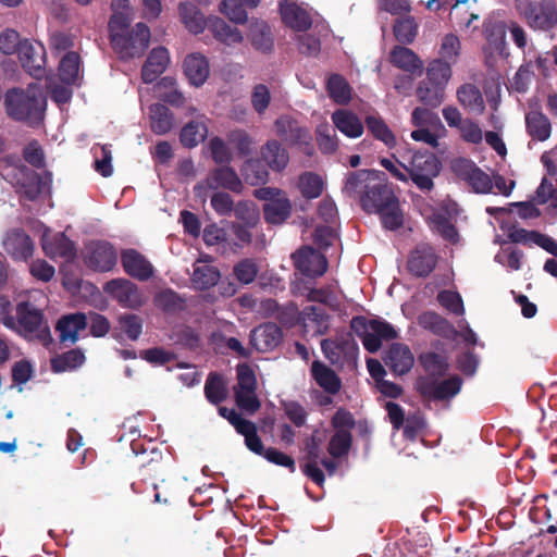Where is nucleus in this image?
Returning <instances> with one entry per match:
<instances>
[{"mask_svg":"<svg viewBox=\"0 0 557 557\" xmlns=\"http://www.w3.org/2000/svg\"><path fill=\"white\" fill-rule=\"evenodd\" d=\"M46 104V97L37 83L28 84L26 89L10 88L4 95L8 116L29 126H37L42 122Z\"/></svg>","mask_w":557,"mask_h":557,"instance_id":"1","label":"nucleus"},{"mask_svg":"<svg viewBox=\"0 0 557 557\" xmlns=\"http://www.w3.org/2000/svg\"><path fill=\"white\" fill-rule=\"evenodd\" d=\"M4 326L28 342H38L45 347L52 343L50 326L44 311L29 300L16 304L15 314L7 317Z\"/></svg>","mask_w":557,"mask_h":557,"instance_id":"2","label":"nucleus"},{"mask_svg":"<svg viewBox=\"0 0 557 557\" xmlns=\"http://www.w3.org/2000/svg\"><path fill=\"white\" fill-rule=\"evenodd\" d=\"M360 205L366 212L379 214L386 230L396 231L404 224L399 200L387 184L373 182L361 196Z\"/></svg>","mask_w":557,"mask_h":557,"instance_id":"3","label":"nucleus"},{"mask_svg":"<svg viewBox=\"0 0 557 557\" xmlns=\"http://www.w3.org/2000/svg\"><path fill=\"white\" fill-rule=\"evenodd\" d=\"M168 469V458L158 448H151L147 458L139 467V479L132 483L131 487L136 494L153 492V502L166 504L168 499H162L161 494L157 492V480L164 481L163 475Z\"/></svg>","mask_w":557,"mask_h":557,"instance_id":"4","label":"nucleus"},{"mask_svg":"<svg viewBox=\"0 0 557 557\" xmlns=\"http://www.w3.org/2000/svg\"><path fill=\"white\" fill-rule=\"evenodd\" d=\"M350 329L361 338L364 349L371 354L381 348L382 341H393L398 337L395 327L382 319L368 320L363 315H357L351 319Z\"/></svg>","mask_w":557,"mask_h":557,"instance_id":"5","label":"nucleus"},{"mask_svg":"<svg viewBox=\"0 0 557 557\" xmlns=\"http://www.w3.org/2000/svg\"><path fill=\"white\" fill-rule=\"evenodd\" d=\"M401 166L420 190L430 191L434 188L433 180L440 174L442 163L433 152L417 151L409 165Z\"/></svg>","mask_w":557,"mask_h":557,"instance_id":"6","label":"nucleus"},{"mask_svg":"<svg viewBox=\"0 0 557 557\" xmlns=\"http://www.w3.org/2000/svg\"><path fill=\"white\" fill-rule=\"evenodd\" d=\"M517 7L534 30L547 32L557 24L555 0L519 1Z\"/></svg>","mask_w":557,"mask_h":557,"instance_id":"7","label":"nucleus"},{"mask_svg":"<svg viewBox=\"0 0 557 557\" xmlns=\"http://www.w3.org/2000/svg\"><path fill=\"white\" fill-rule=\"evenodd\" d=\"M84 264L94 272H109L117 263V250L108 240L94 239L85 244L83 249Z\"/></svg>","mask_w":557,"mask_h":557,"instance_id":"8","label":"nucleus"},{"mask_svg":"<svg viewBox=\"0 0 557 557\" xmlns=\"http://www.w3.org/2000/svg\"><path fill=\"white\" fill-rule=\"evenodd\" d=\"M462 383V379L457 374L442 381L434 377H418L414 387L423 399L444 401L459 394Z\"/></svg>","mask_w":557,"mask_h":557,"instance_id":"9","label":"nucleus"},{"mask_svg":"<svg viewBox=\"0 0 557 557\" xmlns=\"http://www.w3.org/2000/svg\"><path fill=\"white\" fill-rule=\"evenodd\" d=\"M103 292L122 308L138 310L146 304L143 290L134 282L119 277L108 281Z\"/></svg>","mask_w":557,"mask_h":557,"instance_id":"10","label":"nucleus"},{"mask_svg":"<svg viewBox=\"0 0 557 557\" xmlns=\"http://www.w3.org/2000/svg\"><path fill=\"white\" fill-rule=\"evenodd\" d=\"M17 54L23 69L34 78L41 79L46 75V49L35 37H25L18 42Z\"/></svg>","mask_w":557,"mask_h":557,"instance_id":"11","label":"nucleus"},{"mask_svg":"<svg viewBox=\"0 0 557 557\" xmlns=\"http://www.w3.org/2000/svg\"><path fill=\"white\" fill-rule=\"evenodd\" d=\"M454 174L465 181L473 191L488 194L493 188V181L490 175L482 171L476 164L466 158H457L451 161Z\"/></svg>","mask_w":557,"mask_h":557,"instance_id":"12","label":"nucleus"},{"mask_svg":"<svg viewBox=\"0 0 557 557\" xmlns=\"http://www.w3.org/2000/svg\"><path fill=\"white\" fill-rule=\"evenodd\" d=\"M277 135L289 145L298 146V148L308 157L313 156L314 147L310 132L298 126L294 121L278 119L275 122Z\"/></svg>","mask_w":557,"mask_h":557,"instance_id":"13","label":"nucleus"},{"mask_svg":"<svg viewBox=\"0 0 557 557\" xmlns=\"http://www.w3.org/2000/svg\"><path fill=\"white\" fill-rule=\"evenodd\" d=\"M438 256L430 244L418 245L407 260L408 272L416 277H426L436 268Z\"/></svg>","mask_w":557,"mask_h":557,"instance_id":"14","label":"nucleus"},{"mask_svg":"<svg viewBox=\"0 0 557 557\" xmlns=\"http://www.w3.org/2000/svg\"><path fill=\"white\" fill-rule=\"evenodd\" d=\"M278 11L284 25L294 32H308L313 24L310 11L296 2L282 0L278 2Z\"/></svg>","mask_w":557,"mask_h":557,"instance_id":"15","label":"nucleus"},{"mask_svg":"<svg viewBox=\"0 0 557 557\" xmlns=\"http://www.w3.org/2000/svg\"><path fill=\"white\" fill-rule=\"evenodd\" d=\"M121 263L124 272L128 276L140 282L148 281L154 273L151 262L134 248H127L121 251Z\"/></svg>","mask_w":557,"mask_h":557,"instance_id":"16","label":"nucleus"},{"mask_svg":"<svg viewBox=\"0 0 557 557\" xmlns=\"http://www.w3.org/2000/svg\"><path fill=\"white\" fill-rule=\"evenodd\" d=\"M295 268L306 276L317 277L327 270L326 258L311 247H302L293 255Z\"/></svg>","mask_w":557,"mask_h":557,"instance_id":"17","label":"nucleus"},{"mask_svg":"<svg viewBox=\"0 0 557 557\" xmlns=\"http://www.w3.org/2000/svg\"><path fill=\"white\" fill-rule=\"evenodd\" d=\"M299 321L305 335L315 337L324 335L330 327V315L318 306H307L299 313Z\"/></svg>","mask_w":557,"mask_h":557,"instance_id":"18","label":"nucleus"},{"mask_svg":"<svg viewBox=\"0 0 557 557\" xmlns=\"http://www.w3.org/2000/svg\"><path fill=\"white\" fill-rule=\"evenodd\" d=\"M283 339L282 329L272 322L263 323L255 327L250 335L251 345L261 352L276 348Z\"/></svg>","mask_w":557,"mask_h":557,"instance_id":"19","label":"nucleus"},{"mask_svg":"<svg viewBox=\"0 0 557 557\" xmlns=\"http://www.w3.org/2000/svg\"><path fill=\"white\" fill-rule=\"evenodd\" d=\"M41 245L46 256L50 259L62 258L72 261L76 257V246L64 233H57L53 236L45 234Z\"/></svg>","mask_w":557,"mask_h":557,"instance_id":"20","label":"nucleus"},{"mask_svg":"<svg viewBox=\"0 0 557 557\" xmlns=\"http://www.w3.org/2000/svg\"><path fill=\"white\" fill-rule=\"evenodd\" d=\"M110 8L112 14L108 23L109 35H123L134 20L135 10L129 0H112Z\"/></svg>","mask_w":557,"mask_h":557,"instance_id":"21","label":"nucleus"},{"mask_svg":"<svg viewBox=\"0 0 557 557\" xmlns=\"http://www.w3.org/2000/svg\"><path fill=\"white\" fill-rule=\"evenodd\" d=\"M4 250L14 259L26 261L34 253L32 238L21 228L9 232L3 240Z\"/></svg>","mask_w":557,"mask_h":557,"instance_id":"22","label":"nucleus"},{"mask_svg":"<svg viewBox=\"0 0 557 557\" xmlns=\"http://www.w3.org/2000/svg\"><path fill=\"white\" fill-rule=\"evenodd\" d=\"M110 45L121 60L141 57L149 47L150 37H109Z\"/></svg>","mask_w":557,"mask_h":557,"instance_id":"23","label":"nucleus"},{"mask_svg":"<svg viewBox=\"0 0 557 557\" xmlns=\"http://www.w3.org/2000/svg\"><path fill=\"white\" fill-rule=\"evenodd\" d=\"M384 362L394 374L404 375L413 367L414 358L407 345L395 343L387 350Z\"/></svg>","mask_w":557,"mask_h":557,"instance_id":"24","label":"nucleus"},{"mask_svg":"<svg viewBox=\"0 0 557 557\" xmlns=\"http://www.w3.org/2000/svg\"><path fill=\"white\" fill-rule=\"evenodd\" d=\"M380 172L376 170H358L349 172L343 186V193L349 197L361 196L379 180Z\"/></svg>","mask_w":557,"mask_h":557,"instance_id":"25","label":"nucleus"},{"mask_svg":"<svg viewBox=\"0 0 557 557\" xmlns=\"http://www.w3.org/2000/svg\"><path fill=\"white\" fill-rule=\"evenodd\" d=\"M169 62L170 54L168 49L163 47L152 49L141 69L144 83H153L165 71Z\"/></svg>","mask_w":557,"mask_h":557,"instance_id":"26","label":"nucleus"},{"mask_svg":"<svg viewBox=\"0 0 557 557\" xmlns=\"http://www.w3.org/2000/svg\"><path fill=\"white\" fill-rule=\"evenodd\" d=\"M87 315L82 312L63 315L57 323V331L60 333V342L74 344L78 339L79 331L87 327Z\"/></svg>","mask_w":557,"mask_h":557,"instance_id":"27","label":"nucleus"},{"mask_svg":"<svg viewBox=\"0 0 557 557\" xmlns=\"http://www.w3.org/2000/svg\"><path fill=\"white\" fill-rule=\"evenodd\" d=\"M207 183L211 189H218L221 187L235 194H240L244 188L242 180L231 166H220L214 169L210 173Z\"/></svg>","mask_w":557,"mask_h":557,"instance_id":"28","label":"nucleus"},{"mask_svg":"<svg viewBox=\"0 0 557 557\" xmlns=\"http://www.w3.org/2000/svg\"><path fill=\"white\" fill-rule=\"evenodd\" d=\"M180 21L193 35H200L206 29V20L201 10L193 2H180L177 7Z\"/></svg>","mask_w":557,"mask_h":557,"instance_id":"29","label":"nucleus"},{"mask_svg":"<svg viewBox=\"0 0 557 557\" xmlns=\"http://www.w3.org/2000/svg\"><path fill=\"white\" fill-rule=\"evenodd\" d=\"M419 325L433 334L450 339L457 334L454 325L435 311H424L418 318Z\"/></svg>","mask_w":557,"mask_h":557,"instance_id":"30","label":"nucleus"},{"mask_svg":"<svg viewBox=\"0 0 557 557\" xmlns=\"http://www.w3.org/2000/svg\"><path fill=\"white\" fill-rule=\"evenodd\" d=\"M332 121L335 127L347 137L358 138L363 134L364 123L349 110L338 109L334 111Z\"/></svg>","mask_w":557,"mask_h":557,"instance_id":"31","label":"nucleus"},{"mask_svg":"<svg viewBox=\"0 0 557 557\" xmlns=\"http://www.w3.org/2000/svg\"><path fill=\"white\" fill-rule=\"evenodd\" d=\"M311 375L324 392L335 395L341 391L342 381L336 372L322 361L314 360L311 364Z\"/></svg>","mask_w":557,"mask_h":557,"instance_id":"32","label":"nucleus"},{"mask_svg":"<svg viewBox=\"0 0 557 557\" xmlns=\"http://www.w3.org/2000/svg\"><path fill=\"white\" fill-rule=\"evenodd\" d=\"M419 362L425 372V375L420 377L441 379L447 374L450 368L448 357L435 351L422 352L419 356Z\"/></svg>","mask_w":557,"mask_h":557,"instance_id":"33","label":"nucleus"},{"mask_svg":"<svg viewBox=\"0 0 557 557\" xmlns=\"http://www.w3.org/2000/svg\"><path fill=\"white\" fill-rule=\"evenodd\" d=\"M261 157L267 165L276 172L283 171L289 162L288 151L275 139L268 140L261 147Z\"/></svg>","mask_w":557,"mask_h":557,"instance_id":"34","label":"nucleus"},{"mask_svg":"<svg viewBox=\"0 0 557 557\" xmlns=\"http://www.w3.org/2000/svg\"><path fill=\"white\" fill-rule=\"evenodd\" d=\"M184 74L194 86H201L209 76L207 59L197 53L189 54L184 61Z\"/></svg>","mask_w":557,"mask_h":557,"instance_id":"35","label":"nucleus"},{"mask_svg":"<svg viewBox=\"0 0 557 557\" xmlns=\"http://www.w3.org/2000/svg\"><path fill=\"white\" fill-rule=\"evenodd\" d=\"M391 62L411 75H421L423 71L422 61L406 47H395L391 52Z\"/></svg>","mask_w":557,"mask_h":557,"instance_id":"36","label":"nucleus"},{"mask_svg":"<svg viewBox=\"0 0 557 557\" xmlns=\"http://www.w3.org/2000/svg\"><path fill=\"white\" fill-rule=\"evenodd\" d=\"M262 212L267 223L273 225L282 224L292 214V202L286 195H283L277 200L264 202Z\"/></svg>","mask_w":557,"mask_h":557,"instance_id":"37","label":"nucleus"},{"mask_svg":"<svg viewBox=\"0 0 557 557\" xmlns=\"http://www.w3.org/2000/svg\"><path fill=\"white\" fill-rule=\"evenodd\" d=\"M206 399L212 405H220L226 400L228 388L224 376L218 372H210L205 383Z\"/></svg>","mask_w":557,"mask_h":557,"instance_id":"38","label":"nucleus"},{"mask_svg":"<svg viewBox=\"0 0 557 557\" xmlns=\"http://www.w3.org/2000/svg\"><path fill=\"white\" fill-rule=\"evenodd\" d=\"M364 126L376 140L382 141L387 148L396 146L397 141L394 133L379 114L367 115Z\"/></svg>","mask_w":557,"mask_h":557,"instance_id":"39","label":"nucleus"},{"mask_svg":"<svg viewBox=\"0 0 557 557\" xmlns=\"http://www.w3.org/2000/svg\"><path fill=\"white\" fill-rule=\"evenodd\" d=\"M457 98L460 104L476 114H482L485 110L484 99L480 89L473 84H465L457 90Z\"/></svg>","mask_w":557,"mask_h":557,"instance_id":"40","label":"nucleus"},{"mask_svg":"<svg viewBox=\"0 0 557 557\" xmlns=\"http://www.w3.org/2000/svg\"><path fill=\"white\" fill-rule=\"evenodd\" d=\"M150 127L154 134L164 135L169 133L174 124V117L170 109L161 103L151 104L149 108Z\"/></svg>","mask_w":557,"mask_h":557,"instance_id":"41","label":"nucleus"},{"mask_svg":"<svg viewBox=\"0 0 557 557\" xmlns=\"http://www.w3.org/2000/svg\"><path fill=\"white\" fill-rule=\"evenodd\" d=\"M444 90L445 86L424 79L417 88V97L424 106L437 108L444 101Z\"/></svg>","mask_w":557,"mask_h":557,"instance_id":"42","label":"nucleus"},{"mask_svg":"<svg viewBox=\"0 0 557 557\" xmlns=\"http://www.w3.org/2000/svg\"><path fill=\"white\" fill-rule=\"evenodd\" d=\"M81 57L77 52H67L60 61L59 77L66 85H76L79 79Z\"/></svg>","mask_w":557,"mask_h":557,"instance_id":"43","label":"nucleus"},{"mask_svg":"<svg viewBox=\"0 0 557 557\" xmlns=\"http://www.w3.org/2000/svg\"><path fill=\"white\" fill-rule=\"evenodd\" d=\"M528 134L536 140L544 141L550 136L549 120L541 112L532 111L525 116Z\"/></svg>","mask_w":557,"mask_h":557,"instance_id":"44","label":"nucleus"},{"mask_svg":"<svg viewBox=\"0 0 557 557\" xmlns=\"http://www.w3.org/2000/svg\"><path fill=\"white\" fill-rule=\"evenodd\" d=\"M326 91L329 97L337 104L345 106L351 100V87L339 74H332L327 78Z\"/></svg>","mask_w":557,"mask_h":557,"instance_id":"45","label":"nucleus"},{"mask_svg":"<svg viewBox=\"0 0 557 557\" xmlns=\"http://www.w3.org/2000/svg\"><path fill=\"white\" fill-rule=\"evenodd\" d=\"M84 361L85 355L81 349H71L62 355L51 358L50 367L54 373H61L81 367Z\"/></svg>","mask_w":557,"mask_h":557,"instance_id":"46","label":"nucleus"},{"mask_svg":"<svg viewBox=\"0 0 557 557\" xmlns=\"http://www.w3.org/2000/svg\"><path fill=\"white\" fill-rule=\"evenodd\" d=\"M207 126L203 123L191 121L181 131L180 140L186 148H194L207 137Z\"/></svg>","mask_w":557,"mask_h":557,"instance_id":"47","label":"nucleus"},{"mask_svg":"<svg viewBox=\"0 0 557 557\" xmlns=\"http://www.w3.org/2000/svg\"><path fill=\"white\" fill-rule=\"evenodd\" d=\"M154 306L165 313H175L185 307L184 300L173 289H163L154 295Z\"/></svg>","mask_w":557,"mask_h":557,"instance_id":"48","label":"nucleus"},{"mask_svg":"<svg viewBox=\"0 0 557 557\" xmlns=\"http://www.w3.org/2000/svg\"><path fill=\"white\" fill-rule=\"evenodd\" d=\"M220 277V271L215 267L203 264L194 269L193 283L198 289L205 290L216 285Z\"/></svg>","mask_w":557,"mask_h":557,"instance_id":"49","label":"nucleus"},{"mask_svg":"<svg viewBox=\"0 0 557 557\" xmlns=\"http://www.w3.org/2000/svg\"><path fill=\"white\" fill-rule=\"evenodd\" d=\"M298 188L306 199L320 197L323 191V181L312 172H305L299 176Z\"/></svg>","mask_w":557,"mask_h":557,"instance_id":"50","label":"nucleus"},{"mask_svg":"<svg viewBox=\"0 0 557 557\" xmlns=\"http://www.w3.org/2000/svg\"><path fill=\"white\" fill-rule=\"evenodd\" d=\"M352 444V435L350 431L337 430L332 435L327 451L334 458H341L348 454Z\"/></svg>","mask_w":557,"mask_h":557,"instance_id":"51","label":"nucleus"},{"mask_svg":"<svg viewBox=\"0 0 557 557\" xmlns=\"http://www.w3.org/2000/svg\"><path fill=\"white\" fill-rule=\"evenodd\" d=\"M236 432L245 437V445L250 451L259 456L263 455L267 448H264L258 435L257 425L252 421L248 420Z\"/></svg>","mask_w":557,"mask_h":557,"instance_id":"52","label":"nucleus"},{"mask_svg":"<svg viewBox=\"0 0 557 557\" xmlns=\"http://www.w3.org/2000/svg\"><path fill=\"white\" fill-rule=\"evenodd\" d=\"M42 191V178L40 174L30 171L24 175L18 185V193L29 201H34Z\"/></svg>","mask_w":557,"mask_h":557,"instance_id":"53","label":"nucleus"},{"mask_svg":"<svg viewBox=\"0 0 557 557\" xmlns=\"http://www.w3.org/2000/svg\"><path fill=\"white\" fill-rule=\"evenodd\" d=\"M245 7V4L237 0H222L219 4V11L234 24L243 25L248 21Z\"/></svg>","mask_w":557,"mask_h":557,"instance_id":"54","label":"nucleus"},{"mask_svg":"<svg viewBox=\"0 0 557 557\" xmlns=\"http://www.w3.org/2000/svg\"><path fill=\"white\" fill-rule=\"evenodd\" d=\"M451 77V65L442 59H435L429 63L426 79L446 86Z\"/></svg>","mask_w":557,"mask_h":557,"instance_id":"55","label":"nucleus"},{"mask_svg":"<svg viewBox=\"0 0 557 557\" xmlns=\"http://www.w3.org/2000/svg\"><path fill=\"white\" fill-rule=\"evenodd\" d=\"M119 326L131 341H137L143 332V319L135 313L119 317Z\"/></svg>","mask_w":557,"mask_h":557,"instance_id":"56","label":"nucleus"},{"mask_svg":"<svg viewBox=\"0 0 557 557\" xmlns=\"http://www.w3.org/2000/svg\"><path fill=\"white\" fill-rule=\"evenodd\" d=\"M172 338L176 345L190 350H196L201 346V337L199 333L190 326L180 327L174 332Z\"/></svg>","mask_w":557,"mask_h":557,"instance_id":"57","label":"nucleus"},{"mask_svg":"<svg viewBox=\"0 0 557 557\" xmlns=\"http://www.w3.org/2000/svg\"><path fill=\"white\" fill-rule=\"evenodd\" d=\"M228 141L240 157H248L253 151V139L243 129H235L228 134Z\"/></svg>","mask_w":557,"mask_h":557,"instance_id":"58","label":"nucleus"},{"mask_svg":"<svg viewBox=\"0 0 557 557\" xmlns=\"http://www.w3.org/2000/svg\"><path fill=\"white\" fill-rule=\"evenodd\" d=\"M317 143L323 153H333L337 149V139L334 129L327 124L317 127Z\"/></svg>","mask_w":557,"mask_h":557,"instance_id":"59","label":"nucleus"},{"mask_svg":"<svg viewBox=\"0 0 557 557\" xmlns=\"http://www.w3.org/2000/svg\"><path fill=\"white\" fill-rule=\"evenodd\" d=\"M236 372L237 385L234 387V391L256 392L257 379L252 368L247 363H242L237 366Z\"/></svg>","mask_w":557,"mask_h":557,"instance_id":"60","label":"nucleus"},{"mask_svg":"<svg viewBox=\"0 0 557 557\" xmlns=\"http://www.w3.org/2000/svg\"><path fill=\"white\" fill-rule=\"evenodd\" d=\"M437 301L455 315H462L465 313L462 298L457 292L449 289L442 290L437 294Z\"/></svg>","mask_w":557,"mask_h":557,"instance_id":"61","label":"nucleus"},{"mask_svg":"<svg viewBox=\"0 0 557 557\" xmlns=\"http://www.w3.org/2000/svg\"><path fill=\"white\" fill-rule=\"evenodd\" d=\"M174 83L175 81L172 77H163L158 83L157 89H169V91L161 95V100L174 107H182L185 103V97L178 89L174 88Z\"/></svg>","mask_w":557,"mask_h":557,"instance_id":"62","label":"nucleus"},{"mask_svg":"<svg viewBox=\"0 0 557 557\" xmlns=\"http://www.w3.org/2000/svg\"><path fill=\"white\" fill-rule=\"evenodd\" d=\"M233 273L242 284H250L258 274V265L252 259H243L234 265Z\"/></svg>","mask_w":557,"mask_h":557,"instance_id":"63","label":"nucleus"},{"mask_svg":"<svg viewBox=\"0 0 557 557\" xmlns=\"http://www.w3.org/2000/svg\"><path fill=\"white\" fill-rule=\"evenodd\" d=\"M419 23L411 12L393 21V35H417Z\"/></svg>","mask_w":557,"mask_h":557,"instance_id":"64","label":"nucleus"}]
</instances>
